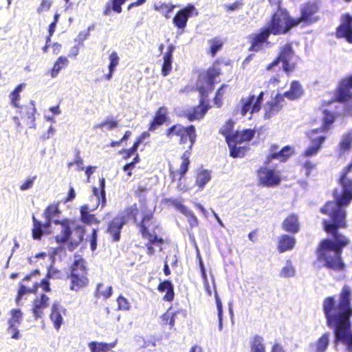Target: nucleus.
<instances>
[{"mask_svg": "<svg viewBox=\"0 0 352 352\" xmlns=\"http://www.w3.org/2000/svg\"><path fill=\"white\" fill-rule=\"evenodd\" d=\"M351 289L344 285L339 295L338 304L336 305L334 297L326 298L322 304L323 311L329 327L334 330L335 348L339 342L346 346L347 352H352V327L350 317Z\"/></svg>", "mask_w": 352, "mask_h": 352, "instance_id": "1", "label": "nucleus"}, {"mask_svg": "<svg viewBox=\"0 0 352 352\" xmlns=\"http://www.w3.org/2000/svg\"><path fill=\"white\" fill-rule=\"evenodd\" d=\"M60 213L56 206H50L45 210L47 223L45 228L49 227L52 222L60 225V233L56 236L58 243H67V248L73 251L82 241L84 235V228L78 226L74 231H72L68 220L60 221L54 218Z\"/></svg>", "mask_w": 352, "mask_h": 352, "instance_id": "2", "label": "nucleus"}, {"mask_svg": "<svg viewBox=\"0 0 352 352\" xmlns=\"http://www.w3.org/2000/svg\"><path fill=\"white\" fill-rule=\"evenodd\" d=\"M220 63H214L212 66L199 75L197 82V88L200 94V105L194 109L192 113L188 114L190 120H199L206 113L208 107L206 106L205 98L207 97L209 92L213 89V85L215 82V78L220 74Z\"/></svg>", "mask_w": 352, "mask_h": 352, "instance_id": "3", "label": "nucleus"}, {"mask_svg": "<svg viewBox=\"0 0 352 352\" xmlns=\"http://www.w3.org/2000/svg\"><path fill=\"white\" fill-rule=\"evenodd\" d=\"M296 25L298 21L291 18L286 10L279 8L264 28L268 30L270 34L278 35L287 32L290 28Z\"/></svg>", "mask_w": 352, "mask_h": 352, "instance_id": "4", "label": "nucleus"}, {"mask_svg": "<svg viewBox=\"0 0 352 352\" xmlns=\"http://www.w3.org/2000/svg\"><path fill=\"white\" fill-rule=\"evenodd\" d=\"M138 210L136 205L127 208L124 214L116 217L109 225L108 232L112 236L114 241H118L120 239V231L123 226L129 220L133 219L136 223V215Z\"/></svg>", "mask_w": 352, "mask_h": 352, "instance_id": "5", "label": "nucleus"}, {"mask_svg": "<svg viewBox=\"0 0 352 352\" xmlns=\"http://www.w3.org/2000/svg\"><path fill=\"white\" fill-rule=\"evenodd\" d=\"M352 88V75L342 79L336 93V98L338 101L344 103V115L352 116V93L350 89ZM352 133V129L350 131Z\"/></svg>", "mask_w": 352, "mask_h": 352, "instance_id": "6", "label": "nucleus"}, {"mask_svg": "<svg viewBox=\"0 0 352 352\" xmlns=\"http://www.w3.org/2000/svg\"><path fill=\"white\" fill-rule=\"evenodd\" d=\"M71 289L78 291L88 283L85 261L81 258H76L72 268Z\"/></svg>", "mask_w": 352, "mask_h": 352, "instance_id": "7", "label": "nucleus"}, {"mask_svg": "<svg viewBox=\"0 0 352 352\" xmlns=\"http://www.w3.org/2000/svg\"><path fill=\"white\" fill-rule=\"evenodd\" d=\"M166 135L168 138H171L173 135L179 136L180 144H185L188 140L190 142V144L188 151H190L196 140L195 129L192 125L187 127H184L181 124L174 125L167 130Z\"/></svg>", "mask_w": 352, "mask_h": 352, "instance_id": "8", "label": "nucleus"}, {"mask_svg": "<svg viewBox=\"0 0 352 352\" xmlns=\"http://www.w3.org/2000/svg\"><path fill=\"white\" fill-rule=\"evenodd\" d=\"M293 56L294 52L291 45L286 44L281 49L278 57L267 66V69L270 70L281 63L283 71L287 73L291 72L294 67L293 65L290 63Z\"/></svg>", "mask_w": 352, "mask_h": 352, "instance_id": "9", "label": "nucleus"}, {"mask_svg": "<svg viewBox=\"0 0 352 352\" xmlns=\"http://www.w3.org/2000/svg\"><path fill=\"white\" fill-rule=\"evenodd\" d=\"M152 219L153 214L151 213H144L141 222L138 223L136 221L135 223L140 229L142 237L151 241L157 240V236L155 231L156 226L152 225Z\"/></svg>", "mask_w": 352, "mask_h": 352, "instance_id": "10", "label": "nucleus"}, {"mask_svg": "<svg viewBox=\"0 0 352 352\" xmlns=\"http://www.w3.org/2000/svg\"><path fill=\"white\" fill-rule=\"evenodd\" d=\"M263 95V91H261L258 96L252 95L242 98L241 100L242 115L245 116L248 112L252 115L254 113L258 112L261 109Z\"/></svg>", "mask_w": 352, "mask_h": 352, "instance_id": "11", "label": "nucleus"}, {"mask_svg": "<svg viewBox=\"0 0 352 352\" xmlns=\"http://www.w3.org/2000/svg\"><path fill=\"white\" fill-rule=\"evenodd\" d=\"M311 140V144L302 153V157H309L316 155L321 148L326 137L318 134V129H313L307 133Z\"/></svg>", "mask_w": 352, "mask_h": 352, "instance_id": "12", "label": "nucleus"}, {"mask_svg": "<svg viewBox=\"0 0 352 352\" xmlns=\"http://www.w3.org/2000/svg\"><path fill=\"white\" fill-rule=\"evenodd\" d=\"M270 35L268 30L264 28L261 29L258 33L252 34L251 36V46L249 50L258 52L270 47L271 43L267 41Z\"/></svg>", "mask_w": 352, "mask_h": 352, "instance_id": "13", "label": "nucleus"}, {"mask_svg": "<svg viewBox=\"0 0 352 352\" xmlns=\"http://www.w3.org/2000/svg\"><path fill=\"white\" fill-rule=\"evenodd\" d=\"M259 182L267 187L278 185L280 182V177L278 172L267 167H261L257 173Z\"/></svg>", "mask_w": 352, "mask_h": 352, "instance_id": "14", "label": "nucleus"}, {"mask_svg": "<svg viewBox=\"0 0 352 352\" xmlns=\"http://www.w3.org/2000/svg\"><path fill=\"white\" fill-rule=\"evenodd\" d=\"M199 12L197 9L192 4H188L185 8L181 9L173 18L174 25L179 29H184L187 21L192 16H197Z\"/></svg>", "mask_w": 352, "mask_h": 352, "instance_id": "15", "label": "nucleus"}, {"mask_svg": "<svg viewBox=\"0 0 352 352\" xmlns=\"http://www.w3.org/2000/svg\"><path fill=\"white\" fill-rule=\"evenodd\" d=\"M318 6L316 3L309 2L305 4L301 9V16L300 18L296 19L298 25L303 22L306 25H309L317 21L315 14L318 11Z\"/></svg>", "mask_w": 352, "mask_h": 352, "instance_id": "16", "label": "nucleus"}, {"mask_svg": "<svg viewBox=\"0 0 352 352\" xmlns=\"http://www.w3.org/2000/svg\"><path fill=\"white\" fill-rule=\"evenodd\" d=\"M39 272L38 270H35L34 273L32 274L28 275L25 277V278L22 280L20 284L19 289L18 292V296L16 299V303L19 305L21 298L26 294L32 293L35 292L38 283L35 281L31 282V279L34 276L38 274Z\"/></svg>", "mask_w": 352, "mask_h": 352, "instance_id": "17", "label": "nucleus"}, {"mask_svg": "<svg viewBox=\"0 0 352 352\" xmlns=\"http://www.w3.org/2000/svg\"><path fill=\"white\" fill-rule=\"evenodd\" d=\"M285 104L283 96L281 94H277L275 98L268 102L265 107V118L270 119L276 114Z\"/></svg>", "mask_w": 352, "mask_h": 352, "instance_id": "18", "label": "nucleus"}, {"mask_svg": "<svg viewBox=\"0 0 352 352\" xmlns=\"http://www.w3.org/2000/svg\"><path fill=\"white\" fill-rule=\"evenodd\" d=\"M336 36L352 43V17L349 15L344 16L343 23L337 29Z\"/></svg>", "mask_w": 352, "mask_h": 352, "instance_id": "19", "label": "nucleus"}, {"mask_svg": "<svg viewBox=\"0 0 352 352\" xmlns=\"http://www.w3.org/2000/svg\"><path fill=\"white\" fill-rule=\"evenodd\" d=\"M98 207H95L90 204H85L80 208L81 221L87 224H99L100 221L95 217L91 212L95 210Z\"/></svg>", "mask_w": 352, "mask_h": 352, "instance_id": "20", "label": "nucleus"}, {"mask_svg": "<svg viewBox=\"0 0 352 352\" xmlns=\"http://www.w3.org/2000/svg\"><path fill=\"white\" fill-rule=\"evenodd\" d=\"M283 229L292 234L297 233L300 230L298 218L295 214L289 215L282 223Z\"/></svg>", "mask_w": 352, "mask_h": 352, "instance_id": "21", "label": "nucleus"}, {"mask_svg": "<svg viewBox=\"0 0 352 352\" xmlns=\"http://www.w3.org/2000/svg\"><path fill=\"white\" fill-rule=\"evenodd\" d=\"M276 147L274 146L272 148V153L267 157V163H269L272 160L276 159L279 160L280 162H285L287 160V158L291 155L292 151V148L286 146L283 147L280 151H276Z\"/></svg>", "mask_w": 352, "mask_h": 352, "instance_id": "22", "label": "nucleus"}, {"mask_svg": "<svg viewBox=\"0 0 352 352\" xmlns=\"http://www.w3.org/2000/svg\"><path fill=\"white\" fill-rule=\"evenodd\" d=\"M49 298L42 294L40 298H36L34 302L32 309L35 318H41L43 314V310L48 306Z\"/></svg>", "mask_w": 352, "mask_h": 352, "instance_id": "23", "label": "nucleus"}, {"mask_svg": "<svg viewBox=\"0 0 352 352\" xmlns=\"http://www.w3.org/2000/svg\"><path fill=\"white\" fill-rule=\"evenodd\" d=\"M63 307L58 302H54L52 305L50 314V319L54 323V328L58 330L63 323V317L61 311Z\"/></svg>", "mask_w": 352, "mask_h": 352, "instance_id": "24", "label": "nucleus"}, {"mask_svg": "<svg viewBox=\"0 0 352 352\" xmlns=\"http://www.w3.org/2000/svg\"><path fill=\"white\" fill-rule=\"evenodd\" d=\"M302 94V89L300 84L298 81H293L291 83L290 89L288 91L282 95L289 100H296Z\"/></svg>", "mask_w": 352, "mask_h": 352, "instance_id": "25", "label": "nucleus"}, {"mask_svg": "<svg viewBox=\"0 0 352 352\" xmlns=\"http://www.w3.org/2000/svg\"><path fill=\"white\" fill-rule=\"evenodd\" d=\"M167 109L162 107L156 112L153 122L149 127L150 131H154L158 126L162 125L166 119Z\"/></svg>", "mask_w": 352, "mask_h": 352, "instance_id": "26", "label": "nucleus"}, {"mask_svg": "<svg viewBox=\"0 0 352 352\" xmlns=\"http://www.w3.org/2000/svg\"><path fill=\"white\" fill-rule=\"evenodd\" d=\"M161 292H166L164 300L166 301H171L174 298L173 285L170 280H164L160 283L157 287Z\"/></svg>", "mask_w": 352, "mask_h": 352, "instance_id": "27", "label": "nucleus"}, {"mask_svg": "<svg viewBox=\"0 0 352 352\" xmlns=\"http://www.w3.org/2000/svg\"><path fill=\"white\" fill-rule=\"evenodd\" d=\"M227 143L228 144L230 155L233 157H241L245 155L246 149L244 146H239V142H234L231 138L227 135Z\"/></svg>", "mask_w": 352, "mask_h": 352, "instance_id": "28", "label": "nucleus"}, {"mask_svg": "<svg viewBox=\"0 0 352 352\" xmlns=\"http://www.w3.org/2000/svg\"><path fill=\"white\" fill-rule=\"evenodd\" d=\"M126 0H109L106 3L105 8L103 12L104 16H109L113 10L117 13H121L122 11V5L125 3Z\"/></svg>", "mask_w": 352, "mask_h": 352, "instance_id": "29", "label": "nucleus"}, {"mask_svg": "<svg viewBox=\"0 0 352 352\" xmlns=\"http://www.w3.org/2000/svg\"><path fill=\"white\" fill-rule=\"evenodd\" d=\"M254 131L251 129H246L243 131H236L233 135H229L231 139L235 142L239 143H242L243 142H248L254 135Z\"/></svg>", "mask_w": 352, "mask_h": 352, "instance_id": "30", "label": "nucleus"}, {"mask_svg": "<svg viewBox=\"0 0 352 352\" xmlns=\"http://www.w3.org/2000/svg\"><path fill=\"white\" fill-rule=\"evenodd\" d=\"M294 237L287 234H283L278 242V249L280 252H284L292 249L295 245Z\"/></svg>", "mask_w": 352, "mask_h": 352, "instance_id": "31", "label": "nucleus"}, {"mask_svg": "<svg viewBox=\"0 0 352 352\" xmlns=\"http://www.w3.org/2000/svg\"><path fill=\"white\" fill-rule=\"evenodd\" d=\"M210 179L211 174L209 170H199L197 173L195 184L199 186V189L202 190Z\"/></svg>", "mask_w": 352, "mask_h": 352, "instance_id": "32", "label": "nucleus"}, {"mask_svg": "<svg viewBox=\"0 0 352 352\" xmlns=\"http://www.w3.org/2000/svg\"><path fill=\"white\" fill-rule=\"evenodd\" d=\"M10 317L8 320V325L18 326L23 321V315L21 309H12L10 311Z\"/></svg>", "mask_w": 352, "mask_h": 352, "instance_id": "33", "label": "nucleus"}, {"mask_svg": "<svg viewBox=\"0 0 352 352\" xmlns=\"http://www.w3.org/2000/svg\"><path fill=\"white\" fill-rule=\"evenodd\" d=\"M352 145V133L349 131L342 135L339 144V151L340 153L349 151Z\"/></svg>", "mask_w": 352, "mask_h": 352, "instance_id": "34", "label": "nucleus"}, {"mask_svg": "<svg viewBox=\"0 0 352 352\" xmlns=\"http://www.w3.org/2000/svg\"><path fill=\"white\" fill-rule=\"evenodd\" d=\"M115 343L108 344L103 342H91L89 344V348L91 352H108V351L114 347Z\"/></svg>", "mask_w": 352, "mask_h": 352, "instance_id": "35", "label": "nucleus"}, {"mask_svg": "<svg viewBox=\"0 0 352 352\" xmlns=\"http://www.w3.org/2000/svg\"><path fill=\"white\" fill-rule=\"evenodd\" d=\"M323 124L320 129H318V134L322 132L327 131L335 120L334 115L327 110L323 111Z\"/></svg>", "mask_w": 352, "mask_h": 352, "instance_id": "36", "label": "nucleus"}, {"mask_svg": "<svg viewBox=\"0 0 352 352\" xmlns=\"http://www.w3.org/2000/svg\"><path fill=\"white\" fill-rule=\"evenodd\" d=\"M26 86L25 83H21L13 91L10 93L9 95V98L10 100V104L14 107H19V105L18 102L20 100L21 96L20 93L23 91V89Z\"/></svg>", "mask_w": 352, "mask_h": 352, "instance_id": "37", "label": "nucleus"}, {"mask_svg": "<svg viewBox=\"0 0 352 352\" xmlns=\"http://www.w3.org/2000/svg\"><path fill=\"white\" fill-rule=\"evenodd\" d=\"M68 63L69 60L66 57L60 56L54 63L51 70L52 78H56L61 69L67 65Z\"/></svg>", "mask_w": 352, "mask_h": 352, "instance_id": "38", "label": "nucleus"}, {"mask_svg": "<svg viewBox=\"0 0 352 352\" xmlns=\"http://www.w3.org/2000/svg\"><path fill=\"white\" fill-rule=\"evenodd\" d=\"M329 333H324L316 343V352H325L329 344Z\"/></svg>", "mask_w": 352, "mask_h": 352, "instance_id": "39", "label": "nucleus"}, {"mask_svg": "<svg viewBox=\"0 0 352 352\" xmlns=\"http://www.w3.org/2000/svg\"><path fill=\"white\" fill-rule=\"evenodd\" d=\"M251 352H265L263 338L259 336H255L250 343Z\"/></svg>", "mask_w": 352, "mask_h": 352, "instance_id": "40", "label": "nucleus"}, {"mask_svg": "<svg viewBox=\"0 0 352 352\" xmlns=\"http://www.w3.org/2000/svg\"><path fill=\"white\" fill-rule=\"evenodd\" d=\"M295 274L296 270L292 262L290 260H287L285 266L281 269L279 276L283 278H290L294 276Z\"/></svg>", "mask_w": 352, "mask_h": 352, "instance_id": "41", "label": "nucleus"}, {"mask_svg": "<svg viewBox=\"0 0 352 352\" xmlns=\"http://www.w3.org/2000/svg\"><path fill=\"white\" fill-rule=\"evenodd\" d=\"M155 10L160 12L162 14L166 19L170 17L169 14L175 8V6L171 4H167L165 3H160L158 4H155Z\"/></svg>", "mask_w": 352, "mask_h": 352, "instance_id": "42", "label": "nucleus"}, {"mask_svg": "<svg viewBox=\"0 0 352 352\" xmlns=\"http://www.w3.org/2000/svg\"><path fill=\"white\" fill-rule=\"evenodd\" d=\"M190 154L191 152L190 151H186L182 157V162L179 168V174L181 177H184L188 170V166L190 164L189 157Z\"/></svg>", "mask_w": 352, "mask_h": 352, "instance_id": "43", "label": "nucleus"}, {"mask_svg": "<svg viewBox=\"0 0 352 352\" xmlns=\"http://www.w3.org/2000/svg\"><path fill=\"white\" fill-rule=\"evenodd\" d=\"M208 43L210 44L211 55L212 56H214L217 52L221 49L223 41L218 38H214L208 41Z\"/></svg>", "mask_w": 352, "mask_h": 352, "instance_id": "44", "label": "nucleus"}, {"mask_svg": "<svg viewBox=\"0 0 352 352\" xmlns=\"http://www.w3.org/2000/svg\"><path fill=\"white\" fill-rule=\"evenodd\" d=\"M93 195L90 199V204L95 207H98L100 204L102 205V191L99 192L98 189L94 187L92 189Z\"/></svg>", "mask_w": 352, "mask_h": 352, "instance_id": "45", "label": "nucleus"}, {"mask_svg": "<svg viewBox=\"0 0 352 352\" xmlns=\"http://www.w3.org/2000/svg\"><path fill=\"white\" fill-rule=\"evenodd\" d=\"M96 293L98 296L109 298L112 294V287L111 286L104 287L103 284L99 283L97 286Z\"/></svg>", "mask_w": 352, "mask_h": 352, "instance_id": "46", "label": "nucleus"}, {"mask_svg": "<svg viewBox=\"0 0 352 352\" xmlns=\"http://www.w3.org/2000/svg\"><path fill=\"white\" fill-rule=\"evenodd\" d=\"M215 300L218 312V319H219V329L221 331L223 327V305L219 298L217 292L215 290Z\"/></svg>", "mask_w": 352, "mask_h": 352, "instance_id": "47", "label": "nucleus"}, {"mask_svg": "<svg viewBox=\"0 0 352 352\" xmlns=\"http://www.w3.org/2000/svg\"><path fill=\"white\" fill-rule=\"evenodd\" d=\"M173 58L164 56V63L162 67V74L164 76H168L172 70Z\"/></svg>", "mask_w": 352, "mask_h": 352, "instance_id": "48", "label": "nucleus"}, {"mask_svg": "<svg viewBox=\"0 0 352 352\" xmlns=\"http://www.w3.org/2000/svg\"><path fill=\"white\" fill-rule=\"evenodd\" d=\"M163 243V239L160 237L157 236V240L151 241L150 240H148V243L146 244L147 247V254L148 255H152L155 252L154 248L153 245H155L157 247H159L160 250H162V244Z\"/></svg>", "mask_w": 352, "mask_h": 352, "instance_id": "49", "label": "nucleus"}, {"mask_svg": "<svg viewBox=\"0 0 352 352\" xmlns=\"http://www.w3.org/2000/svg\"><path fill=\"white\" fill-rule=\"evenodd\" d=\"M119 56L116 52H112L109 55V71L114 72L116 70V67L119 63Z\"/></svg>", "mask_w": 352, "mask_h": 352, "instance_id": "50", "label": "nucleus"}, {"mask_svg": "<svg viewBox=\"0 0 352 352\" xmlns=\"http://www.w3.org/2000/svg\"><path fill=\"white\" fill-rule=\"evenodd\" d=\"M76 165L78 170H82L85 168L84 162L82 158L80 157L79 152L76 154L74 162L68 163V167L70 168L72 166Z\"/></svg>", "mask_w": 352, "mask_h": 352, "instance_id": "51", "label": "nucleus"}, {"mask_svg": "<svg viewBox=\"0 0 352 352\" xmlns=\"http://www.w3.org/2000/svg\"><path fill=\"white\" fill-rule=\"evenodd\" d=\"M177 208L184 214H185L186 216H189L192 219L191 224L193 225V223H197V217L194 215L193 212L188 210L186 207H185L182 204H178L177 205Z\"/></svg>", "mask_w": 352, "mask_h": 352, "instance_id": "52", "label": "nucleus"}, {"mask_svg": "<svg viewBox=\"0 0 352 352\" xmlns=\"http://www.w3.org/2000/svg\"><path fill=\"white\" fill-rule=\"evenodd\" d=\"M119 309L129 310L131 307V304L129 300L122 296H120L117 299Z\"/></svg>", "mask_w": 352, "mask_h": 352, "instance_id": "53", "label": "nucleus"}, {"mask_svg": "<svg viewBox=\"0 0 352 352\" xmlns=\"http://www.w3.org/2000/svg\"><path fill=\"white\" fill-rule=\"evenodd\" d=\"M34 222V228L32 230V236L34 239H39L43 235L41 223L36 221L35 218L33 217Z\"/></svg>", "mask_w": 352, "mask_h": 352, "instance_id": "54", "label": "nucleus"}, {"mask_svg": "<svg viewBox=\"0 0 352 352\" xmlns=\"http://www.w3.org/2000/svg\"><path fill=\"white\" fill-rule=\"evenodd\" d=\"M7 333L10 334L11 338L14 340H19L21 338L20 332L18 326L8 325L7 328Z\"/></svg>", "mask_w": 352, "mask_h": 352, "instance_id": "55", "label": "nucleus"}, {"mask_svg": "<svg viewBox=\"0 0 352 352\" xmlns=\"http://www.w3.org/2000/svg\"><path fill=\"white\" fill-rule=\"evenodd\" d=\"M52 5V0H42L40 6L37 8L38 14L48 11Z\"/></svg>", "mask_w": 352, "mask_h": 352, "instance_id": "56", "label": "nucleus"}, {"mask_svg": "<svg viewBox=\"0 0 352 352\" xmlns=\"http://www.w3.org/2000/svg\"><path fill=\"white\" fill-rule=\"evenodd\" d=\"M175 314L167 311L162 316V320L164 323L169 324L170 327L174 326Z\"/></svg>", "mask_w": 352, "mask_h": 352, "instance_id": "57", "label": "nucleus"}, {"mask_svg": "<svg viewBox=\"0 0 352 352\" xmlns=\"http://www.w3.org/2000/svg\"><path fill=\"white\" fill-rule=\"evenodd\" d=\"M234 126V122L231 120H229L226 122L223 129H221L222 134L226 137L227 140V135H233L234 133H232V131Z\"/></svg>", "mask_w": 352, "mask_h": 352, "instance_id": "58", "label": "nucleus"}, {"mask_svg": "<svg viewBox=\"0 0 352 352\" xmlns=\"http://www.w3.org/2000/svg\"><path fill=\"white\" fill-rule=\"evenodd\" d=\"M227 87V85H223L217 91L215 98L214 99V104L218 107H221V98L224 94V89Z\"/></svg>", "mask_w": 352, "mask_h": 352, "instance_id": "59", "label": "nucleus"}, {"mask_svg": "<svg viewBox=\"0 0 352 352\" xmlns=\"http://www.w3.org/2000/svg\"><path fill=\"white\" fill-rule=\"evenodd\" d=\"M118 122L116 121L107 120L95 126L96 128L106 127L108 130L117 127Z\"/></svg>", "mask_w": 352, "mask_h": 352, "instance_id": "60", "label": "nucleus"}, {"mask_svg": "<svg viewBox=\"0 0 352 352\" xmlns=\"http://www.w3.org/2000/svg\"><path fill=\"white\" fill-rule=\"evenodd\" d=\"M36 177L34 176L32 177L28 178L20 186V189L22 191L27 190L31 188L33 186V184L36 179Z\"/></svg>", "mask_w": 352, "mask_h": 352, "instance_id": "61", "label": "nucleus"}, {"mask_svg": "<svg viewBox=\"0 0 352 352\" xmlns=\"http://www.w3.org/2000/svg\"><path fill=\"white\" fill-rule=\"evenodd\" d=\"M62 276V273L56 270V268L51 266L47 271V277L48 278H60Z\"/></svg>", "mask_w": 352, "mask_h": 352, "instance_id": "62", "label": "nucleus"}, {"mask_svg": "<svg viewBox=\"0 0 352 352\" xmlns=\"http://www.w3.org/2000/svg\"><path fill=\"white\" fill-rule=\"evenodd\" d=\"M139 146L140 144H138V142H135L131 148L124 150V153L126 154L124 158L125 160H127L129 157H131L133 155H134L136 153Z\"/></svg>", "mask_w": 352, "mask_h": 352, "instance_id": "63", "label": "nucleus"}, {"mask_svg": "<svg viewBox=\"0 0 352 352\" xmlns=\"http://www.w3.org/2000/svg\"><path fill=\"white\" fill-rule=\"evenodd\" d=\"M303 167L306 170L305 175L308 176L309 175L310 172L315 168L316 164L308 160H306L303 162Z\"/></svg>", "mask_w": 352, "mask_h": 352, "instance_id": "64", "label": "nucleus"}]
</instances>
